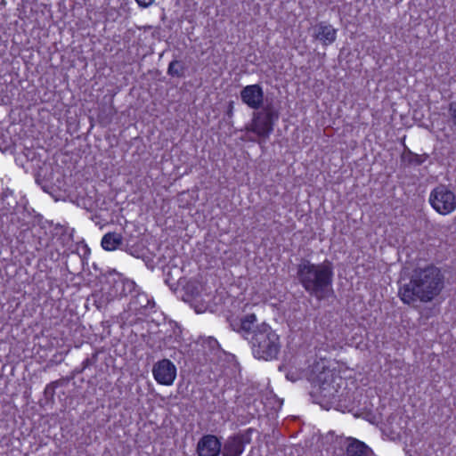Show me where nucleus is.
<instances>
[{
	"instance_id": "nucleus-18",
	"label": "nucleus",
	"mask_w": 456,
	"mask_h": 456,
	"mask_svg": "<svg viewBox=\"0 0 456 456\" xmlns=\"http://www.w3.org/2000/svg\"><path fill=\"white\" fill-rule=\"evenodd\" d=\"M69 381V378H61L58 380L53 381L49 383L44 391L45 398L47 402L53 403L54 402V395H55V389L58 387L63 386L66 383Z\"/></svg>"
},
{
	"instance_id": "nucleus-6",
	"label": "nucleus",
	"mask_w": 456,
	"mask_h": 456,
	"mask_svg": "<svg viewBox=\"0 0 456 456\" xmlns=\"http://www.w3.org/2000/svg\"><path fill=\"white\" fill-rule=\"evenodd\" d=\"M343 379L340 376L334 375L330 370L323 371L318 376V388L316 394L322 398L325 403H332L339 397L340 383Z\"/></svg>"
},
{
	"instance_id": "nucleus-9",
	"label": "nucleus",
	"mask_w": 456,
	"mask_h": 456,
	"mask_svg": "<svg viewBox=\"0 0 456 456\" xmlns=\"http://www.w3.org/2000/svg\"><path fill=\"white\" fill-rule=\"evenodd\" d=\"M240 95L242 102L255 110H260L265 105V93L262 86L258 84L243 87Z\"/></svg>"
},
{
	"instance_id": "nucleus-7",
	"label": "nucleus",
	"mask_w": 456,
	"mask_h": 456,
	"mask_svg": "<svg viewBox=\"0 0 456 456\" xmlns=\"http://www.w3.org/2000/svg\"><path fill=\"white\" fill-rule=\"evenodd\" d=\"M230 327L232 330L239 333L248 343L251 341L253 335L256 334L260 329V323L255 314H247L240 318L229 320Z\"/></svg>"
},
{
	"instance_id": "nucleus-10",
	"label": "nucleus",
	"mask_w": 456,
	"mask_h": 456,
	"mask_svg": "<svg viewBox=\"0 0 456 456\" xmlns=\"http://www.w3.org/2000/svg\"><path fill=\"white\" fill-rule=\"evenodd\" d=\"M222 444L214 435H205L198 442V456H219Z\"/></svg>"
},
{
	"instance_id": "nucleus-15",
	"label": "nucleus",
	"mask_w": 456,
	"mask_h": 456,
	"mask_svg": "<svg viewBox=\"0 0 456 456\" xmlns=\"http://www.w3.org/2000/svg\"><path fill=\"white\" fill-rule=\"evenodd\" d=\"M202 346L205 355L208 356L211 362L220 358L224 353L218 341L213 337L205 338L202 342Z\"/></svg>"
},
{
	"instance_id": "nucleus-13",
	"label": "nucleus",
	"mask_w": 456,
	"mask_h": 456,
	"mask_svg": "<svg viewBox=\"0 0 456 456\" xmlns=\"http://www.w3.org/2000/svg\"><path fill=\"white\" fill-rule=\"evenodd\" d=\"M372 450L363 442L348 437L346 439V456H370Z\"/></svg>"
},
{
	"instance_id": "nucleus-24",
	"label": "nucleus",
	"mask_w": 456,
	"mask_h": 456,
	"mask_svg": "<svg viewBox=\"0 0 456 456\" xmlns=\"http://www.w3.org/2000/svg\"><path fill=\"white\" fill-rule=\"evenodd\" d=\"M135 1L141 7H148L153 3L154 0H135Z\"/></svg>"
},
{
	"instance_id": "nucleus-1",
	"label": "nucleus",
	"mask_w": 456,
	"mask_h": 456,
	"mask_svg": "<svg viewBox=\"0 0 456 456\" xmlns=\"http://www.w3.org/2000/svg\"><path fill=\"white\" fill-rule=\"evenodd\" d=\"M444 287V276L440 268L429 264L415 267L409 282L401 286L399 296L408 305L428 303L437 297Z\"/></svg>"
},
{
	"instance_id": "nucleus-5",
	"label": "nucleus",
	"mask_w": 456,
	"mask_h": 456,
	"mask_svg": "<svg viewBox=\"0 0 456 456\" xmlns=\"http://www.w3.org/2000/svg\"><path fill=\"white\" fill-rule=\"evenodd\" d=\"M428 201L440 215H448L456 209V195L449 186L440 183L430 192Z\"/></svg>"
},
{
	"instance_id": "nucleus-25",
	"label": "nucleus",
	"mask_w": 456,
	"mask_h": 456,
	"mask_svg": "<svg viewBox=\"0 0 456 456\" xmlns=\"http://www.w3.org/2000/svg\"><path fill=\"white\" fill-rule=\"evenodd\" d=\"M86 369H83V366L81 368H76L72 370L71 376L68 377L70 379H74L77 375L82 373Z\"/></svg>"
},
{
	"instance_id": "nucleus-2",
	"label": "nucleus",
	"mask_w": 456,
	"mask_h": 456,
	"mask_svg": "<svg viewBox=\"0 0 456 456\" xmlns=\"http://www.w3.org/2000/svg\"><path fill=\"white\" fill-rule=\"evenodd\" d=\"M333 275V265L328 259L321 264L302 259L297 267L298 282L310 296L320 301L332 292Z\"/></svg>"
},
{
	"instance_id": "nucleus-23",
	"label": "nucleus",
	"mask_w": 456,
	"mask_h": 456,
	"mask_svg": "<svg viewBox=\"0 0 456 456\" xmlns=\"http://www.w3.org/2000/svg\"><path fill=\"white\" fill-rule=\"evenodd\" d=\"M449 111L452 115L453 126H456V102H452L449 104Z\"/></svg>"
},
{
	"instance_id": "nucleus-19",
	"label": "nucleus",
	"mask_w": 456,
	"mask_h": 456,
	"mask_svg": "<svg viewBox=\"0 0 456 456\" xmlns=\"http://www.w3.org/2000/svg\"><path fill=\"white\" fill-rule=\"evenodd\" d=\"M185 69L182 61L174 60L168 65L167 74L171 77H184Z\"/></svg>"
},
{
	"instance_id": "nucleus-16",
	"label": "nucleus",
	"mask_w": 456,
	"mask_h": 456,
	"mask_svg": "<svg viewBox=\"0 0 456 456\" xmlns=\"http://www.w3.org/2000/svg\"><path fill=\"white\" fill-rule=\"evenodd\" d=\"M129 306L130 309L134 312H141L149 307H153L154 302L149 298L146 293L137 292L135 296L132 297Z\"/></svg>"
},
{
	"instance_id": "nucleus-12",
	"label": "nucleus",
	"mask_w": 456,
	"mask_h": 456,
	"mask_svg": "<svg viewBox=\"0 0 456 456\" xmlns=\"http://www.w3.org/2000/svg\"><path fill=\"white\" fill-rule=\"evenodd\" d=\"M313 37L320 41L323 45H328L336 41L337 29L330 24L322 21L313 28Z\"/></svg>"
},
{
	"instance_id": "nucleus-26",
	"label": "nucleus",
	"mask_w": 456,
	"mask_h": 456,
	"mask_svg": "<svg viewBox=\"0 0 456 456\" xmlns=\"http://www.w3.org/2000/svg\"><path fill=\"white\" fill-rule=\"evenodd\" d=\"M226 115L229 118H232L233 116V102H229L228 110L226 111Z\"/></svg>"
},
{
	"instance_id": "nucleus-17",
	"label": "nucleus",
	"mask_w": 456,
	"mask_h": 456,
	"mask_svg": "<svg viewBox=\"0 0 456 456\" xmlns=\"http://www.w3.org/2000/svg\"><path fill=\"white\" fill-rule=\"evenodd\" d=\"M121 234L117 232H108L102 240V246L105 250H115L122 244Z\"/></svg>"
},
{
	"instance_id": "nucleus-22",
	"label": "nucleus",
	"mask_w": 456,
	"mask_h": 456,
	"mask_svg": "<svg viewBox=\"0 0 456 456\" xmlns=\"http://www.w3.org/2000/svg\"><path fill=\"white\" fill-rule=\"evenodd\" d=\"M97 357H98V353L95 352L94 354H93L92 357L91 358H86L83 362H82V366H83V369H86V368H89L90 366H92L93 364H94L97 361Z\"/></svg>"
},
{
	"instance_id": "nucleus-20",
	"label": "nucleus",
	"mask_w": 456,
	"mask_h": 456,
	"mask_svg": "<svg viewBox=\"0 0 456 456\" xmlns=\"http://www.w3.org/2000/svg\"><path fill=\"white\" fill-rule=\"evenodd\" d=\"M122 289L120 295L126 297L129 294H132L133 292L136 291V283L130 279H123L121 281Z\"/></svg>"
},
{
	"instance_id": "nucleus-27",
	"label": "nucleus",
	"mask_w": 456,
	"mask_h": 456,
	"mask_svg": "<svg viewBox=\"0 0 456 456\" xmlns=\"http://www.w3.org/2000/svg\"><path fill=\"white\" fill-rule=\"evenodd\" d=\"M84 248H85V251L86 252H89L90 251L86 245Z\"/></svg>"
},
{
	"instance_id": "nucleus-21",
	"label": "nucleus",
	"mask_w": 456,
	"mask_h": 456,
	"mask_svg": "<svg viewBox=\"0 0 456 456\" xmlns=\"http://www.w3.org/2000/svg\"><path fill=\"white\" fill-rule=\"evenodd\" d=\"M91 297L94 299V305L97 307V309H102L103 306L107 305L109 301L108 298L105 297L103 294H101L99 292L93 293Z\"/></svg>"
},
{
	"instance_id": "nucleus-8",
	"label": "nucleus",
	"mask_w": 456,
	"mask_h": 456,
	"mask_svg": "<svg viewBox=\"0 0 456 456\" xmlns=\"http://www.w3.org/2000/svg\"><path fill=\"white\" fill-rule=\"evenodd\" d=\"M152 373L159 384L170 386L176 378V367L170 360L162 359L154 363Z\"/></svg>"
},
{
	"instance_id": "nucleus-3",
	"label": "nucleus",
	"mask_w": 456,
	"mask_h": 456,
	"mask_svg": "<svg viewBox=\"0 0 456 456\" xmlns=\"http://www.w3.org/2000/svg\"><path fill=\"white\" fill-rule=\"evenodd\" d=\"M279 118L278 108L272 101H266L263 108L253 111L250 122L240 130L244 133L240 139L259 145L265 143L273 132Z\"/></svg>"
},
{
	"instance_id": "nucleus-14",
	"label": "nucleus",
	"mask_w": 456,
	"mask_h": 456,
	"mask_svg": "<svg viewBox=\"0 0 456 456\" xmlns=\"http://www.w3.org/2000/svg\"><path fill=\"white\" fill-rule=\"evenodd\" d=\"M428 158V153L416 154L405 148L401 155V162L404 167H417L422 165Z\"/></svg>"
},
{
	"instance_id": "nucleus-4",
	"label": "nucleus",
	"mask_w": 456,
	"mask_h": 456,
	"mask_svg": "<svg viewBox=\"0 0 456 456\" xmlns=\"http://www.w3.org/2000/svg\"><path fill=\"white\" fill-rule=\"evenodd\" d=\"M249 344L253 355L265 361L276 358L281 348L279 336L265 322L260 323V329L253 335Z\"/></svg>"
},
{
	"instance_id": "nucleus-11",
	"label": "nucleus",
	"mask_w": 456,
	"mask_h": 456,
	"mask_svg": "<svg viewBox=\"0 0 456 456\" xmlns=\"http://www.w3.org/2000/svg\"><path fill=\"white\" fill-rule=\"evenodd\" d=\"M248 443L249 438L245 434L239 433L229 436L224 444L223 456H240Z\"/></svg>"
}]
</instances>
